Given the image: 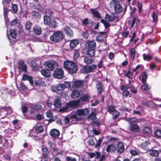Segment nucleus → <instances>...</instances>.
Instances as JSON below:
<instances>
[{
    "mask_svg": "<svg viewBox=\"0 0 161 161\" xmlns=\"http://www.w3.org/2000/svg\"><path fill=\"white\" fill-rule=\"evenodd\" d=\"M82 24L88 27H91L94 24V22L88 18H86L84 19L82 21Z\"/></svg>",
    "mask_w": 161,
    "mask_h": 161,
    "instance_id": "14",
    "label": "nucleus"
},
{
    "mask_svg": "<svg viewBox=\"0 0 161 161\" xmlns=\"http://www.w3.org/2000/svg\"><path fill=\"white\" fill-rule=\"evenodd\" d=\"M35 132L37 134H40L44 131L43 127L42 125L36 126L35 128Z\"/></svg>",
    "mask_w": 161,
    "mask_h": 161,
    "instance_id": "40",
    "label": "nucleus"
},
{
    "mask_svg": "<svg viewBox=\"0 0 161 161\" xmlns=\"http://www.w3.org/2000/svg\"><path fill=\"white\" fill-rule=\"evenodd\" d=\"M97 67V65L95 64L90 65H86L81 68L80 71L84 74L94 72V70Z\"/></svg>",
    "mask_w": 161,
    "mask_h": 161,
    "instance_id": "5",
    "label": "nucleus"
},
{
    "mask_svg": "<svg viewBox=\"0 0 161 161\" xmlns=\"http://www.w3.org/2000/svg\"><path fill=\"white\" fill-rule=\"evenodd\" d=\"M130 130L134 132H138L139 131V126L136 124H131L130 126Z\"/></svg>",
    "mask_w": 161,
    "mask_h": 161,
    "instance_id": "23",
    "label": "nucleus"
},
{
    "mask_svg": "<svg viewBox=\"0 0 161 161\" xmlns=\"http://www.w3.org/2000/svg\"><path fill=\"white\" fill-rule=\"evenodd\" d=\"M80 93L79 91L74 90L72 92L71 94V97L73 99L76 98L80 96Z\"/></svg>",
    "mask_w": 161,
    "mask_h": 161,
    "instance_id": "37",
    "label": "nucleus"
},
{
    "mask_svg": "<svg viewBox=\"0 0 161 161\" xmlns=\"http://www.w3.org/2000/svg\"><path fill=\"white\" fill-rule=\"evenodd\" d=\"M34 83L35 86H44L45 85L44 82L41 80H35L34 81Z\"/></svg>",
    "mask_w": 161,
    "mask_h": 161,
    "instance_id": "43",
    "label": "nucleus"
},
{
    "mask_svg": "<svg viewBox=\"0 0 161 161\" xmlns=\"http://www.w3.org/2000/svg\"><path fill=\"white\" fill-rule=\"evenodd\" d=\"M65 37L64 33L61 31H54L53 34L50 36V40L54 42L58 43L63 40Z\"/></svg>",
    "mask_w": 161,
    "mask_h": 161,
    "instance_id": "4",
    "label": "nucleus"
},
{
    "mask_svg": "<svg viewBox=\"0 0 161 161\" xmlns=\"http://www.w3.org/2000/svg\"><path fill=\"white\" fill-rule=\"evenodd\" d=\"M107 36V33L105 32H100L99 35L97 36L96 39L98 42H101L104 41Z\"/></svg>",
    "mask_w": 161,
    "mask_h": 161,
    "instance_id": "12",
    "label": "nucleus"
},
{
    "mask_svg": "<svg viewBox=\"0 0 161 161\" xmlns=\"http://www.w3.org/2000/svg\"><path fill=\"white\" fill-rule=\"evenodd\" d=\"M150 143L147 141L142 142L141 145V147L144 149L146 152L149 151V147H148V145Z\"/></svg>",
    "mask_w": 161,
    "mask_h": 161,
    "instance_id": "34",
    "label": "nucleus"
},
{
    "mask_svg": "<svg viewBox=\"0 0 161 161\" xmlns=\"http://www.w3.org/2000/svg\"><path fill=\"white\" fill-rule=\"evenodd\" d=\"M17 68L19 71H27V67L26 64H25V61L22 60H19L17 64Z\"/></svg>",
    "mask_w": 161,
    "mask_h": 161,
    "instance_id": "9",
    "label": "nucleus"
},
{
    "mask_svg": "<svg viewBox=\"0 0 161 161\" xmlns=\"http://www.w3.org/2000/svg\"><path fill=\"white\" fill-rule=\"evenodd\" d=\"M128 88L129 89H130V91L133 93H134L135 94L136 93L137 91L136 90L135 87L133 86H128Z\"/></svg>",
    "mask_w": 161,
    "mask_h": 161,
    "instance_id": "62",
    "label": "nucleus"
},
{
    "mask_svg": "<svg viewBox=\"0 0 161 161\" xmlns=\"http://www.w3.org/2000/svg\"><path fill=\"white\" fill-rule=\"evenodd\" d=\"M120 89L121 90L123 91V96H125V98L127 97L128 96L130 97H132V94L128 90V87L127 86L124 85H122L120 88Z\"/></svg>",
    "mask_w": 161,
    "mask_h": 161,
    "instance_id": "10",
    "label": "nucleus"
},
{
    "mask_svg": "<svg viewBox=\"0 0 161 161\" xmlns=\"http://www.w3.org/2000/svg\"><path fill=\"white\" fill-rule=\"evenodd\" d=\"M89 35V33L87 31H83L82 34V36L85 39H87L88 38Z\"/></svg>",
    "mask_w": 161,
    "mask_h": 161,
    "instance_id": "63",
    "label": "nucleus"
},
{
    "mask_svg": "<svg viewBox=\"0 0 161 161\" xmlns=\"http://www.w3.org/2000/svg\"><path fill=\"white\" fill-rule=\"evenodd\" d=\"M78 44L79 42L77 40L73 39L70 41L69 46L71 49H74Z\"/></svg>",
    "mask_w": 161,
    "mask_h": 161,
    "instance_id": "28",
    "label": "nucleus"
},
{
    "mask_svg": "<svg viewBox=\"0 0 161 161\" xmlns=\"http://www.w3.org/2000/svg\"><path fill=\"white\" fill-rule=\"evenodd\" d=\"M44 24L47 25H49L51 21V17L48 16L44 15L43 16Z\"/></svg>",
    "mask_w": 161,
    "mask_h": 161,
    "instance_id": "36",
    "label": "nucleus"
},
{
    "mask_svg": "<svg viewBox=\"0 0 161 161\" xmlns=\"http://www.w3.org/2000/svg\"><path fill=\"white\" fill-rule=\"evenodd\" d=\"M63 84L62 83H59L56 85V88L58 91H62L64 89Z\"/></svg>",
    "mask_w": 161,
    "mask_h": 161,
    "instance_id": "56",
    "label": "nucleus"
},
{
    "mask_svg": "<svg viewBox=\"0 0 161 161\" xmlns=\"http://www.w3.org/2000/svg\"><path fill=\"white\" fill-rule=\"evenodd\" d=\"M22 80L24 81L28 80L31 86L33 85L34 82L33 77L31 76L26 74H24L22 76Z\"/></svg>",
    "mask_w": 161,
    "mask_h": 161,
    "instance_id": "19",
    "label": "nucleus"
},
{
    "mask_svg": "<svg viewBox=\"0 0 161 161\" xmlns=\"http://www.w3.org/2000/svg\"><path fill=\"white\" fill-rule=\"evenodd\" d=\"M96 47V43L94 41L87 40L85 44L86 54L92 57L94 56Z\"/></svg>",
    "mask_w": 161,
    "mask_h": 161,
    "instance_id": "3",
    "label": "nucleus"
},
{
    "mask_svg": "<svg viewBox=\"0 0 161 161\" xmlns=\"http://www.w3.org/2000/svg\"><path fill=\"white\" fill-rule=\"evenodd\" d=\"M50 135L53 137H58L60 135L59 131L56 129H53L50 132Z\"/></svg>",
    "mask_w": 161,
    "mask_h": 161,
    "instance_id": "21",
    "label": "nucleus"
},
{
    "mask_svg": "<svg viewBox=\"0 0 161 161\" xmlns=\"http://www.w3.org/2000/svg\"><path fill=\"white\" fill-rule=\"evenodd\" d=\"M91 97L88 93L83 95L80 96V99L73 100L66 103L64 106H63L59 109L60 112H67L71 110V108H74L78 106L80 102V100L83 102L89 101Z\"/></svg>",
    "mask_w": 161,
    "mask_h": 161,
    "instance_id": "1",
    "label": "nucleus"
},
{
    "mask_svg": "<svg viewBox=\"0 0 161 161\" xmlns=\"http://www.w3.org/2000/svg\"><path fill=\"white\" fill-rule=\"evenodd\" d=\"M152 129L149 127L145 126L142 130V133L144 135H149L152 133Z\"/></svg>",
    "mask_w": 161,
    "mask_h": 161,
    "instance_id": "30",
    "label": "nucleus"
},
{
    "mask_svg": "<svg viewBox=\"0 0 161 161\" xmlns=\"http://www.w3.org/2000/svg\"><path fill=\"white\" fill-rule=\"evenodd\" d=\"M97 113L95 111H92L87 117V119L89 120H92L93 121L96 120L97 119Z\"/></svg>",
    "mask_w": 161,
    "mask_h": 161,
    "instance_id": "26",
    "label": "nucleus"
},
{
    "mask_svg": "<svg viewBox=\"0 0 161 161\" xmlns=\"http://www.w3.org/2000/svg\"><path fill=\"white\" fill-rule=\"evenodd\" d=\"M90 11L94 17H96L99 19L101 18L102 17L99 12L96 10L95 9L91 8L90 9Z\"/></svg>",
    "mask_w": 161,
    "mask_h": 161,
    "instance_id": "24",
    "label": "nucleus"
},
{
    "mask_svg": "<svg viewBox=\"0 0 161 161\" xmlns=\"http://www.w3.org/2000/svg\"><path fill=\"white\" fill-rule=\"evenodd\" d=\"M12 9L10 10L14 14H16L18 11V7L17 4L14 3L12 4Z\"/></svg>",
    "mask_w": 161,
    "mask_h": 161,
    "instance_id": "33",
    "label": "nucleus"
},
{
    "mask_svg": "<svg viewBox=\"0 0 161 161\" xmlns=\"http://www.w3.org/2000/svg\"><path fill=\"white\" fill-rule=\"evenodd\" d=\"M116 17L114 16L112 17L111 15H109L108 14H105V19L106 20H107L108 22H111L114 21Z\"/></svg>",
    "mask_w": 161,
    "mask_h": 161,
    "instance_id": "41",
    "label": "nucleus"
},
{
    "mask_svg": "<svg viewBox=\"0 0 161 161\" xmlns=\"http://www.w3.org/2000/svg\"><path fill=\"white\" fill-rule=\"evenodd\" d=\"M64 31L65 33L68 36L72 37L73 35V33L70 28L68 26H66L64 28Z\"/></svg>",
    "mask_w": 161,
    "mask_h": 161,
    "instance_id": "25",
    "label": "nucleus"
},
{
    "mask_svg": "<svg viewBox=\"0 0 161 161\" xmlns=\"http://www.w3.org/2000/svg\"><path fill=\"white\" fill-rule=\"evenodd\" d=\"M117 150L118 153H122L125 151L124 145L123 143L119 141L117 145Z\"/></svg>",
    "mask_w": 161,
    "mask_h": 161,
    "instance_id": "17",
    "label": "nucleus"
},
{
    "mask_svg": "<svg viewBox=\"0 0 161 161\" xmlns=\"http://www.w3.org/2000/svg\"><path fill=\"white\" fill-rule=\"evenodd\" d=\"M41 72L42 74L46 78L49 77L51 75V73L47 69H43L41 70Z\"/></svg>",
    "mask_w": 161,
    "mask_h": 161,
    "instance_id": "27",
    "label": "nucleus"
},
{
    "mask_svg": "<svg viewBox=\"0 0 161 161\" xmlns=\"http://www.w3.org/2000/svg\"><path fill=\"white\" fill-rule=\"evenodd\" d=\"M48 149L46 147H43L42 148V157L43 158H47L48 156Z\"/></svg>",
    "mask_w": 161,
    "mask_h": 161,
    "instance_id": "31",
    "label": "nucleus"
},
{
    "mask_svg": "<svg viewBox=\"0 0 161 161\" xmlns=\"http://www.w3.org/2000/svg\"><path fill=\"white\" fill-rule=\"evenodd\" d=\"M63 67L68 73L71 74L76 73L78 70L77 64L74 62L68 60H65L64 62Z\"/></svg>",
    "mask_w": 161,
    "mask_h": 161,
    "instance_id": "2",
    "label": "nucleus"
},
{
    "mask_svg": "<svg viewBox=\"0 0 161 161\" xmlns=\"http://www.w3.org/2000/svg\"><path fill=\"white\" fill-rule=\"evenodd\" d=\"M112 3L114 5L115 13L117 14L120 13L122 11L123 8L120 4V2L118 1L113 0Z\"/></svg>",
    "mask_w": 161,
    "mask_h": 161,
    "instance_id": "7",
    "label": "nucleus"
},
{
    "mask_svg": "<svg viewBox=\"0 0 161 161\" xmlns=\"http://www.w3.org/2000/svg\"><path fill=\"white\" fill-rule=\"evenodd\" d=\"M150 155L153 157H157L159 155V153L157 150L152 149L149 151Z\"/></svg>",
    "mask_w": 161,
    "mask_h": 161,
    "instance_id": "49",
    "label": "nucleus"
},
{
    "mask_svg": "<svg viewBox=\"0 0 161 161\" xmlns=\"http://www.w3.org/2000/svg\"><path fill=\"white\" fill-rule=\"evenodd\" d=\"M84 82L83 80H77L74 82L72 86L74 88H81L83 86Z\"/></svg>",
    "mask_w": 161,
    "mask_h": 161,
    "instance_id": "15",
    "label": "nucleus"
},
{
    "mask_svg": "<svg viewBox=\"0 0 161 161\" xmlns=\"http://www.w3.org/2000/svg\"><path fill=\"white\" fill-rule=\"evenodd\" d=\"M107 109L109 113H111L116 111L115 106L113 104L108 105L107 106Z\"/></svg>",
    "mask_w": 161,
    "mask_h": 161,
    "instance_id": "42",
    "label": "nucleus"
},
{
    "mask_svg": "<svg viewBox=\"0 0 161 161\" xmlns=\"http://www.w3.org/2000/svg\"><path fill=\"white\" fill-rule=\"evenodd\" d=\"M142 56L144 60L147 61H150L152 58V57L149 54H146L145 53H143L142 54Z\"/></svg>",
    "mask_w": 161,
    "mask_h": 161,
    "instance_id": "50",
    "label": "nucleus"
},
{
    "mask_svg": "<svg viewBox=\"0 0 161 161\" xmlns=\"http://www.w3.org/2000/svg\"><path fill=\"white\" fill-rule=\"evenodd\" d=\"M35 8V9L40 12L44 10L43 7L39 4L36 5Z\"/></svg>",
    "mask_w": 161,
    "mask_h": 161,
    "instance_id": "58",
    "label": "nucleus"
},
{
    "mask_svg": "<svg viewBox=\"0 0 161 161\" xmlns=\"http://www.w3.org/2000/svg\"><path fill=\"white\" fill-rule=\"evenodd\" d=\"M53 76L54 78L58 79L63 78L64 77L63 70L60 68L56 69L53 73Z\"/></svg>",
    "mask_w": 161,
    "mask_h": 161,
    "instance_id": "6",
    "label": "nucleus"
},
{
    "mask_svg": "<svg viewBox=\"0 0 161 161\" xmlns=\"http://www.w3.org/2000/svg\"><path fill=\"white\" fill-rule=\"evenodd\" d=\"M33 31L36 35H40L42 32L41 27L38 25H35L33 28Z\"/></svg>",
    "mask_w": 161,
    "mask_h": 161,
    "instance_id": "29",
    "label": "nucleus"
},
{
    "mask_svg": "<svg viewBox=\"0 0 161 161\" xmlns=\"http://www.w3.org/2000/svg\"><path fill=\"white\" fill-rule=\"evenodd\" d=\"M132 73H131L130 70H129L125 74V76L128 79H132V77L131 76H132Z\"/></svg>",
    "mask_w": 161,
    "mask_h": 161,
    "instance_id": "59",
    "label": "nucleus"
},
{
    "mask_svg": "<svg viewBox=\"0 0 161 161\" xmlns=\"http://www.w3.org/2000/svg\"><path fill=\"white\" fill-rule=\"evenodd\" d=\"M83 116H86L89 114L90 110L88 108H86L84 110H83Z\"/></svg>",
    "mask_w": 161,
    "mask_h": 161,
    "instance_id": "61",
    "label": "nucleus"
},
{
    "mask_svg": "<svg viewBox=\"0 0 161 161\" xmlns=\"http://www.w3.org/2000/svg\"><path fill=\"white\" fill-rule=\"evenodd\" d=\"M80 116H83V110L78 109L76 110V114L71 115L70 118L75 119L76 121L81 120L82 118Z\"/></svg>",
    "mask_w": 161,
    "mask_h": 161,
    "instance_id": "8",
    "label": "nucleus"
},
{
    "mask_svg": "<svg viewBox=\"0 0 161 161\" xmlns=\"http://www.w3.org/2000/svg\"><path fill=\"white\" fill-rule=\"evenodd\" d=\"M63 84L65 88H69L71 87V84L69 82L65 81L64 82Z\"/></svg>",
    "mask_w": 161,
    "mask_h": 161,
    "instance_id": "64",
    "label": "nucleus"
},
{
    "mask_svg": "<svg viewBox=\"0 0 161 161\" xmlns=\"http://www.w3.org/2000/svg\"><path fill=\"white\" fill-rule=\"evenodd\" d=\"M44 65L45 66V68L49 71H53L54 69V64L50 62L46 61Z\"/></svg>",
    "mask_w": 161,
    "mask_h": 161,
    "instance_id": "18",
    "label": "nucleus"
},
{
    "mask_svg": "<svg viewBox=\"0 0 161 161\" xmlns=\"http://www.w3.org/2000/svg\"><path fill=\"white\" fill-rule=\"evenodd\" d=\"M80 51L78 49H75L74 51L73 54V59L74 60H76L80 56Z\"/></svg>",
    "mask_w": 161,
    "mask_h": 161,
    "instance_id": "47",
    "label": "nucleus"
},
{
    "mask_svg": "<svg viewBox=\"0 0 161 161\" xmlns=\"http://www.w3.org/2000/svg\"><path fill=\"white\" fill-rule=\"evenodd\" d=\"M143 85L141 86V88L143 91H148L150 89L148 85L146 83H143Z\"/></svg>",
    "mask_w": 161,
    "mask_h": 161,
    "instance_id": "57",
    "label": "nucleus"
},
{
    "mask_svg": "<svg viewBox=\"0 0 161 161\" xmlns=\"http://www.w3.org/2000/svg\"><path fill=\"white\" fill-rule=\"evenodd\" d=\"M10 33L11 36L14 38L15 39L17 37L16 31L15 29H12L10 30Z\"/></svg>",
    "mask_w": 161,
    "mask_h": 161,
    "instance_id": "51",
    "label": "nucleus"
},
{
    "mask_svg": "<svg viewBox=\"0 0 161 161\" xmlns=\"http://www.w3.org/2000/svg\"><path fill=\"white\" fill-rule=\"evenodd\" d=\"M48 25L52 28H56L58 27V23L55 20H52Z\"/></svg>",
    "mask_w": 161,
    "mask_h": 161,
    "instance_id": "48",
    "label": "nucleus"
},
{
    "mask_svg": "<svg viewBox=\"0 0 161 161\" xmlns=\"http://www.w3.org/2000/svg\"><path fill=\"white\" fill-rule=\"evenodd\" d=\"M94 61V59L88 56H85L84 59V62L86 64H92Z\"/></svg>",
    "mask_w": 161,
    "mask_h": 161,
    "instance_id": "32",
    "label": "nucleus"
},
{
    "mask_svg": "<svg viewBox=\"0 0 161 161\" xmlns=\"http://www.w3.org/2000/svg\"><path fill=\"white\" fill-rule=\"evenodd\" d=\"M44 13L45 14V15L48 16L50 17L53 16V11L52 9L49 8L45 9Z\"/></svg>",
    "mask_w": 161,
    "mask_h": 161,
    "instance_id": "38",
    "label": "nucleus"
},
{
    "mask_svg": "<svg viewBox=\"0 0 161 161\" xmlns=\"http://www.w3.org/2000/svg\"><path fill=\"white\" fill-rule=\"evenodd\" d=\"M155 137L157 138H161V130H157L154 132Z\"/></svg>",
    "mask_w": 161,
    "mask_h": 161,
    "instance_id": "55",
    "label": "nucleus"
},
{
    "mask_svg": "<svg viewBox=\"0 0 161 161\" xmlns=\"http://www.w3.org/2000/svg\"><path fill=\"white\" fill-rule=\"evenodd\" d=\"M31 17L36 19H39L41 18V14L40 13L36 10H33L31 12Z\"/></svg>",
    "mask_w": 161,
    "mask_h": 161,
    "instance_id": "20",
    "label": "nucleus"
},
{
    "mask_svg": "<svg viewBox=\"0 0 161 161\" xmlns=\"http://www.w3.org/2000/svg\"><path fill=\"white\" fill-rule=\"evenodd\" d=\"M2 108V109H3L4 110L3 114V116L1 117V119H3L5 118L8 112L10 113H12L13 112L12 107L10 106L4 107Z\"/></svg>",
    "mask_w": 161,
    "mask_h": 161,
    "instance_id": "16",
    "label": "nucleus"
},
{
    "mask_svg": "<svg viewBox=\"0 0 161 161\" xmlns=\"http://www.w3.org/2000/svg\"><path fill=\"white\" fill-rule=\"evenodd\" d=\"M20 88L23 91H26L28 90V87L23 83H21L20 84Z\"/></svg>",
    "mask_w": 161,
    "mask_h": 161,
    "instance_id": "60",
    "label": "nucleus"
},
{
    "mask_svg": "<svg viewBox=\"0 0 161 161\" xmlns=\"http://www.w3.org/2000/svg\"><path fill=\"white\" fill-rule=\"evenodd\" d=\"M32 25V23L30 21H29L26 22L25 24V28L26 30L30 31Z\"/></svg>",
    "mask_w": 161,
    "mask_h": 161,
    "instance_id": "52",
    "label": "nucleus"
},
{
    "mask_svg": "<svg viewBox=\"0 0 161 161\" xmlns=\"http://www.w3.org/2000/svg\"><path fill=\"white\" fill-rule=\"evenodd\" d=\"M30 108V113L31 114H33L36 110H41L42 108V106L41 105H34L32 104Z\"/></svg>",
    "mask_w": 161,
    "mask_h": 161,
    "instance_id": "13",
    "label": "nucleus"
},
{
    "mask_svg": "<svg viewBox=\"0 0 161 161\" xmlns=\"http://www.w3.org/2000/svg\"><path fill=\"white\" fill-rule=\"evenodd\" d=\"M129 50L130 57L134 60L136 54V51L135 49L133 47L131 48Z\"/></svg>",
    "mask_w": 161,
    "mask_h": 161,
    "instance_id": "35",
    "label": "nucleus"
},
{
    "mask_svg": "<svg viewBox=\"0 0 161 161\" xmlns=\"http://www.w3.org/2000/svg\"><path fill=\"white\" fill-rule=\"evenodd\" d=\"M152 17L153 18V22L155 24H156L158 21V16L157 14H156L155 11H153L152 12Z\"/></svg>",
    "mask_w": 161,
    "mask_h": 161,
    "instance_id": "46",
    "label": "nucleus"
},
{
    "mask_svg": "<svg viewBox=\"0 0 161 161\" xmlns=\"http://www.w3.org/2000/svg\"><path fill=\"white\" fill-rule=\"evenodd\" d=\"M62 103L60 100L58 99H56L54 102V105L56 108H59L61 106Z\"/></svg>",
    "mask_w": 161,
    "mask_h": 161,
    "instance_id": "45",
    "label": "nucleus"
},
{
    "mask_svg": "<svg viewBox=\"0 0 161 161\" xmlns=\"http://www.w3.org/2000/svg\"><path fill=\"white\" fill-rule=\"evenodd\" d=\"M8 6L7 7L6 5L3 6V10H4V14L5 18H6L8 17V13L10 9H8Z\"/></svg>",
    "mask_w": 161,
    "mask_h": 161,
    "instance_id": "53",
    "label": "nucleus"
},
{
    "mask_svg": "<svg viewBox=\"0 0 161 161\" xmlns=\"http://www.w3.org/2000/svg\"><path fill=\"white\" fill-rule=\"evenodd\" d=\"M116 149V146L112 144L108 145L107 146L106 151L108 153L109 152H115Z\"/></svg>",
    "mask_w": 161,
    "mask_h": 161,
    "instance_id": "22",
    "label": "nucleus"
},
{
    "mask_svg": "<svg viewBox=\"0 0 161 161\" xmlns=\"http://www.w3.org/2000/svg\"><path fill=\"white\" fill-rule=\"evenodd\" d=\"M31 65L32 67V69L34 70H39V66L36 61H32L31 62Z\"/></svg>",
    "mask_w": 161,
    "mask_h": 161,
    "instance_id": "39",
    "label": "nucleus"
},
{
    "mask_svg": "<svg viewBox=\"0 0 161 161\" xmlns=\"http://www.w3.org/2000/svg\"><path fill=\"white\" fill-rule=\"evenodd\" d=\"M101 22L103 24L105 29L108 28L110 26V24L103 19H101Z\"/></svg>",
    "mask_w": 161,
    "mask_h": 161,
    "instance_id": "54",
    "label": "nucleus"
},
{
    "mask_svg": "<svg viewBox=\"0 0 161 161\" xmlns=\"http://www.w3.org/2000/svg\"><path fill=\"white\" fill-rule=\"evenodd\" d=\"M141 76L142 82V83H146L147 78V75L145 71H143L141 73Z\"/></svg>",
    "mask_w": 161,
    "mask_h": 161,
    "instance_id": "44",
    "label": "nucleus"
},
{
    "mask_svg": "<svg viewBox=\"0 0 161 161\" xmlns=\"http://www.w3.org/2000/svg\"><path fill=\"white\" fill-rule=\"evenodd\" d=\"M97 92L98 95H101L104 90L105 87L101 82L98 81L96 85Z\"/></svg>",
    "mask_w": 161,
    "mask_h": 161,
    "instance_id": "11",
    "label": "nucleus"
}]
</instances>
